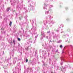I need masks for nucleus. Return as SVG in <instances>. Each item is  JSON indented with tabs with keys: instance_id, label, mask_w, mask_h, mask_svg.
Listing matches in <instances>:
<instances>
[{
	"instance_id": "1",
	"label": "nucleus",
	"mask_w": 73,
	"mask_h": 73,
	"mask_svg": "<svg viewBox=\"0 0 73 73\" xmlns=\"http://www.w3.org/2000/svg\"><path fill=\"white\" fill-rule=\"evenodd\" d=\"M13 43H14V44H15V42H16V41H15V39H13Z\"/></svg>"
},
{
	"instance_id": "2",
	"label": "nucleus",
	"mask_w": 73,
	"mask_h": 73,
	"mask_svg": "<svg viewBox=\"0 0 73 73\" xmlns=\"http://www.w3.org/2000/svg\"><path fill=\"white\" fill-rule=\"evenodd\" d=\"M11 25H12V22H11L9 24V25L10 27H11Z\"/></svg>"
},
{
	"instance_id": "3",
	"label": "nucleus",
	"mask_w": 73,
	"mask_h": 73,
	"mask_svg": "<svg viewBox=\"0 0 73 73\" xmlns=\"http://www.w3.org/2000/svg\"><path fill=\"white\" fill-rule=\"evenodd\" d=\"M9 9H10V7L8 8L7 9V11H9Z\"/></svg>"
},
{
	"instance_id": "4",
	"label": "nucleus",
	"mask_w": 73,
	"mask_h": 73,
	"mask_svg": "<svg viewBox=\"0 0 73 73\" xmlns=\"http://www.w3.org/2000/svg\"><path fill=\"white\" fill-rule=\"evenodd\" d=\"M18 40V41H20L21 40L20 39V38H17Z\"/></svg>"
},
{
	"instance_id": "5",
	"label": "nucleus",
	"mask_w": 73,
	"mask_h": 73,
	"mask_svg": "<svg viewBox=\"0 0 73 73\" xmlns=\"http://www.w3.org/2000/svg\"><path fill=\"white\" fill-rule=\"evenodd\" d=\"M26 62H28V59H26Z\"/></svg>"
},
{
	"instance_id": "6",
	"label": "nucleus",
	"mask_w": 73,
	"mask_h": 73,
	"mask_svg": "<svg viewBox=\"0 0 73 73\" xmlns=\"http://www.w3.org/2000/svg\"><path fill=\"white\" fill-rule=\"evenodd\" d=\"M60 47L61 48H63V46H60Z\"/></svg>"
},
{
	"instance_id": "7",
	"label": "nucleus",
	"mask_w": 73,
	"mask_h": 73,
	"mask_svg": "<svg viewBox=\"0 0 73 73\" xmlns=\"http://www.w3.org/2000/svg\"><path fill=\"white\" fill-rule=\"evenodd\" d=\"M26 49L27 50L28 49V47H27V48H26Z\"/></svg>"
},
{
	"instance_id": "8",
	"label": "nucleus",
	"mask_w": 73,
	"mask_h": 73,
	"mask_svg": "<svg viewBox=\"0 0 73 73\" xmlns=\"http://www.w3.org/2000/svg\"><path fill=\"white\" fill-rule=\"evenodd\" d=\"M70 31V29H68V31Z\"/></svg>"
},
{
	"instance_id": "9",
	"label": "nucleus",
	"mask_w": 73,
	"mask_h": 73,
	"mask_svg": "<svg viewBox=\"0 0 73 73\" xmlns=\"http://www.w3.org/2000/svg\"><path fill=\"white\" fill-rule=\"evenodd\" d=\"M58 52V50L56 51V52Z\"/></svg>"
},
{
	"instance_id": "10",
	"label": "nucleus",
	"mask_w": 73,
	"mask_h": 73,
	"mask_svg": "<svg viewBox=\"0 0 73 73\" xmlns=\"http://www.w3.org/2000/svg\"><path fill=\"white\" fill-rule=\"evenodd\" d=\"M49 53H48V55L49 56Z\"/></svg>"
},
{
	"instance_id": "11",
	"label": "nucleus",
	"mask_w": 73,
	"mask_h": 73,
	"mask_svg": "<svg viewBox=\"0 0 73 73\" xmlns=\"http://www.w3.org/2000/svg\"><path fill=\"white\" fill-rule=\"evenodd\" d=\"M70 41H69V42H68V43H69V42H70Z\"/></svg>"
},
{
	"instance_id": "12",
	"label": "nucleus",
	"mask_w": 73,
	"mask_h": 73,
	"mask_svg": "<svg viewBox=\"0 0 73 73\" xmlns=\"http://www.w3.org/2000/svg\"><path fill=\"white\" fill-rule=\"evenodd\" d=\"M42 62H44V61H42Z\"/></svg>"
},
{
	"instance_id": "13",
	"label": "nucleus",
	"mask_w": 73,
	"mask_h": 73,
	"mask_svg": "<svg viewBox=\"0 0 73 73\" xmlns=\"http://www.w3.org/2000/svg\"><path fill=\"white\" fill-rule=\"evenodd\" d=\"M62 53H64V51H63V52H62Z\"/></svg>"
},
{
	"instance_id": "14",
	"label": "nucleus",
	"mask_w": 73,
	"mask_h": 73,
	"mask_svg": "<svg viewBox=\"0 0 73 73\" xmlns=\"http://www.w3.org/2000/svg\"><path fill=\"white\" fill-rule=\"evenodd\" d=\"M60 46H62V45H60Z\"/></svg>"
},
{
	"instance_id": "15",
	"label": "nucleus",
	"mask_w": 73,
	"mask_h": 73,
	"mask_svg": "<svg viewBox=\"0 0 73 73\" xmlns=\"http://www.w3.org/2000/svg\"><path fill=\"white\" fill-rule=\"evenodd\" d=\"M3 53L4 54V52H3Z\"/></svg>"
},
{
	"instance_id": "16",
	"label": "nucleus",
	"mask_w": 73,
	"mask_h": 73,
	"mask_svg": "<svg viewBox=\"0 0 73 73\" xmlns=\"http://www.w3.org/2000/svg\"><path fill=\"white\" fill-rule=\"evenodd\" d=\"M11 43H12V42H11Z\"/></svg>"
},
{
	"instance_id": "17",
	"label": "nucleus",
	"mask_w": 73,
	"mask_h": 73,
	"mask_svg": "<svg viewBox=\"0 0 73 73\" xmlns=\"http://www.w3.org/2000/svg\"><path fill=\"white\" fill-rule=\"evenodd\" d=\"M61 65H62V64H61Z\"/></svg>"
},
{
	"instance_id": "18",
	"label": "nucleus",
	"mask_w": 73,
	"mask_h": 73,
	"mask_svg": "<svg viewBox=\"0 0 73 73\" xmlns=\"http://www.w3.org/2000/svg\"><path fill=\"white\" fill-rule=\"evenodd\" d=\"M64 48H65V47H64Z\"/></svg>"
},
{
	"instance_id": "19",
	"label": "nucleus",
	"mask_w": 73,
	"mask_h": 73,
	"mask_svg": "<svg viewBox=\"0 0 73 73\" xmlns=\"http://www.w3.org/2000/svg\"><path fill=\"white\" fill-rule=\"evenodd\" d=\"M16 59H17L16 58Z\"/></svg>"
},
{
	"instance_id": "20",
	"label": "nucleus",
	"mask_w": 73,
	"mask_h": 73,
	"mask_svg": "<svg viewBox=\"0 0 73 73\" xmlns=\"http://www.w3.org/2000/svg\"><path fill=\"white\" fill-rule=\"evenodd\" d=\"M14 60H15V58L14 59Z\"/></svg>"
}]
</instances>
